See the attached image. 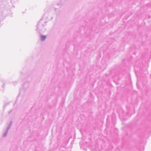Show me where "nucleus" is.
<instances>
[{"mask_svg": "<svg viewBox=\"0 0 151 151\" xmlns=\"http://www.w3.org/2000/svg\"><path fill=\"white\" fill-rule=\"evenodd\" d=\"M47 16L46 15V14H45L37 24V30L39 33L42 34L45 30L44 26L47 22Z\"/></svg>", "mask_w": 151, "mask_h": 151, "instance_id": "f257e3e1", "label": "nucleus"}, {"mask_svg": "<svg viewBox=\"0 0 151 151\" xmlns=\"http://www.w3.org/2000/svg\"><path fill=\"white\" fill-rule=\"evenodd\" d=\"M46 38V36L42 35L40 36V39L42 41H44L45 40Z\"/></svg>", "mask_w": 151, "mask_h": 151, "instance_id": "7ed1b4c3", "label": "nucleus"}, {"mask_svg": "<svg viewBox=\"0 0 151 151\" xmlns=\"http://www.w3.org/2000/svg\"><path fill=\"white\" fill-rule=\"evenodd\" d=\"M12 122H11L9 124V125L8 126V127L7 129V130H6V131L3 134V137H6V136L7 134V133H8V131L9 129V128H10V127H11V126L12 125Z\"/></svg>", "mask_w": 151, "mask_h": 151, "instance_id": "f03ea898", "label": "nucleus"}]
</instances>
